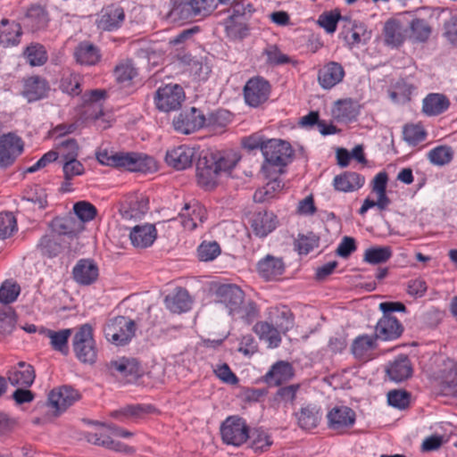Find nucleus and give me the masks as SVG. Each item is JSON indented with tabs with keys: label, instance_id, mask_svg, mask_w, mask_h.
<instances>
[{
	"label": "nucleus",
	"instance_id": "nucleus-1",
	"mask_svg": "<svg viewBox=\"0 0 457 457\" xmlns=\"http://www.w3.org/2000/svg\"><path fill=\"white\" fill-rule=\"evenodd\" d=\"M217 302L222 303L228 311L229 315L251 322L257 315L254 304L249 302L245 303V294L237 285L222 284L215 292Z\"/></svg>",
	"mask_w": 457,
	"mask_h": 457
},
{
	"label": "nucleus",
	"instance_id": "nucleus-2",
	"mask_svg": "<svg viewBox=\"0 0 457 457\" xmlns=\"http://www.w3.org/2000/svg\"><path fill=\"white\" fill-rule=\"evenodd\" d=\"M275 326L267 321H259L253 327V331L260 339L268 343L271 348L278 347L281 342L280 332L285 333L293 325L292 314L289 311L279 312Z\"/></svg>",
	"mask_w": 457,
	"mask_h": 457
},
{
	"label": "nucleus",
	"instance_id": "nucleus-3",
	"mask_svg": "<svg viewBox=\"0 0 457 457\" xmlns=\"http://www.w3.org/2000/svg\"><path fill=\"white\" fill-rule=\"evenodd\" d=\"M72 348L80 362L94 364L96 361L97 349L91 325L86 323L78 328L72 339Z\"/></svg>",
	"mask_w": 457,
	"mask_h": 457
},
{
	"label": "nucleus",
	"instance_id": "nucleus-4",
	"mask_svg": "<svg viewBox=\"0 0 457 457\" xmlns=\"http://www.w3.org/2000/svg\"><path fill=\"white\" fill-rule=\"evenodd\" d=\"M105 338L120 346L129 344L136 333V323L125 316H117L108 320L104 328Z\"/></svg>",
	"mask_w": 457,
	"mask_h": 457
},
{
	"label": "nucleus",
	"instance_id": "nucleus-5",
	"mask_svg": "<svg viewBox=\"0 0 457 457\" xmlns=\"http://www.w3.org/2000/svg\"><path fill=\"white\" fill-rule=\"evenodd\" d=\"M262 153L266 163L270 167L278 168L280 172L282 168L291 162L294 155V150L288 142L275 138L264 142Z\"/></svg>",
	"mask_w": 457,
	"mask_h": 457
},
{
	"label": "nucleus",
	"instance_id": "nucleus-6",
	"mask_svg": "<svg viewBox=\"0 0 457 457\" xmlns=\"http://www.w3.org/2000/svg\"><path fill=\"white\" fill-rule=\"evenodd\" d=\"M271 85L269 80L261 76L249 79L243 88L245 104L253 108L265 104L270 96Z\"/></svg>",
	"mask_w": 457,
	"mask_h": 457
},
{
	"label": "nucleus",
	"instance_id": "nucleus-7",
	"mask_svg": "<svg viewBox=\"0 0 457 457\" xmlns=\"http://www.w3.org/2000/svg\"><path fill=\"white\" fill-rule=\"evenodd\" d=\"M220 435L224 444L234 446H240L250 437L246 422L237 416H230L222 422Z\"/></svg>",
	"mask_w": 457,
	"mask_h": 457
},
{
	"label": "nucleus",
	"instance_id": "nucleus-8",
	"mask_svg": "<svg viewBox=\"0 0 457 457\" xmlns=\"http://www.w3.org/2000/svg\"><path fill=\"white\" fill-rule=\"evenodd\" d=\"M184 100V89L178 84H167L161 87L154 96L156 108L165 112L178 110Z\"/></svg>",
	"mask_w": 457,
	"mask_h": 457
},
{
	"label": "nucleus",
	"instance_id": "nucleus-9",
	"mask_svg": "<svg viewBox=\"0 0 457 457\" xmlns=\"http://www.w3.org/2000/svg\"><path fill=\"white\" fill-rule=\"evenodd\" d=\"M114 167L145 173L155 169V162L152 157L140 154L116 153Z\"/></svg>",
	"mask_w": 457,
	"mask_h": 457
},
{
	"label": "nucleus",
	"instance_id": "nucleus-10",
	"mask_svg": "<svg viewBox=\"0 0 457 457\" xmlns=\"http://www.w3.org/2000/svg\"><path fill=\"white\" fill-rule=\"evenodd\" d=\"M23 141L14 132H8L0 136V167L11 166L17 157L23 152Z\"/></svg>",
	"mask_w": 457,
	"mask_h": 457
},
{
	"label": "nucleus",
	"instance_id": "nucleus-11",
	"mask_svg": "<svg viewBox=\"0 0 457 457\" xmlns=\"http://www.w3.org/2000/svg\"><path fill=\"white\" fill-rule=\"evenodd\" d=\"M108 370L114 376H120L128 382H134L143 376L140 362L135 358L120 357L107 363Z\"/></svg>",
	"mask_w": 457,
	"mask_h": 457
},
{
	"label": "nucleus",
	"instance_id": "nucleus-12",
	"mask_svg": "<svg viewBox=\"0 0 457 457\" xmlns=\"http://www.w3.org/2000/svg\"><path fill=\"white\" fill-rule=\"evenodd\" d=\"M328 428L343 433L353 426L356 415L350 407L341 405L333 407L327 414Z\"/></svg>",
	"mask_w": 457,
	"mask_h": 457
},
{
	"label": "nucleus",
	"instance_id": "nucleus-13",
	"mask_svg": "<svg viewBox=\"0 0 457 457\" xmlns=\"http://www.w3.org/2000/svg\"><path fill=\"white\" fill-rule=\"evenodd\" d=\"M80 395L77 390L70 386H63L53 389L48 395V404L54 409L56 414L66 411Z\"/></svg>",
	"mask_w": 457,
	"mask_h": 457
},
{
	"label": "nucleus",
	"instance_id": "nucleus-14",
	"mask_svg": "<svg viewBox=\"0 0 457 457\" xmlns=\"http://www.w3.org/2000/svg\"><path fill=\"white\" fill-rule=\"evenodd\" d=\"M207 218L206 209L198 202L186 204L179 213L182 227L189 231L203 224Z\"/></svg>",
	"mask_w": 457,
	"mask_h": 457
},
{
	"label": "nucleus",
	"instance_id": "nucleus-15",
	"mask_svg": "<svg viewBox=\"0 0 457 457\" xmlns=\"http://www.w3.org/2000/svg\"><path fill=\"white\" fill-rule=\"evenodd\" d=\"M205 124L204 115L195 107L179 113L173 120L174 129L183 134H190Z\"/></svg>",
	"mask_w": 457,
	"mask_h": 457
},
{
	"label": "nucleus",
	"instance_id": "nucleus-16",
	"mask_svg": "<svg viewBox=\"0 0 457 457\" xmlns=\"http://www.w3.org/2000/svg\"><path fill=\"white\" fill-rule=\"evenodd\" d=\"M344 22L340 35L350 47L365 44L370 38V32L367 30L363 23L347 17H344Z\"/></svg>",
	"mask_w": 457,
	"mask_h": 457
},
{
	"label": "nucleus",
	"instance_id": "nucleus-17",
	"mask_svg": "<svg viewBox=\"0 0 457 457\" xmlns=\"http://www.w3.org/2000/svg\"><path fill=\"white\" fill-rule=\"evenodd\" d=\"M219 172L215 159L207 154L198 159L196 164V177L198 183L206 188L213 187L217 184Z\"/></svg>",
	"mask_w": 457,
	"mask_h": 457
},
{
	"label": "nucleus",
	"instance_id": "nucleus-18",
	"mask_svg": "<svg viewBox=\"0 0 457 457\" xmlns=\"http://www.w3.org/2000/svg\"><path fill=\"white\" fill-rule=\"evenodd\" d=\"M195 158V148L185 145L168 150L165 155L167 164L177 170H183L191 167Z\"/></svg>",
	"mask_w": 457,
	"mask_h": 457
},
{
	"label": "nucleus",
	"instance_id": "nucleus-19",
	"mask_svg": "<svg viewBox=\"0 0 457 457\" xmlns=\"http://www.w3.org/2000/svg\"><path fill=\"white\" fill-rule=\"evenodd\" d=\"M7 378L12 386L28 388L34 383L36 373L32 365L20 361L9 370Z\"/></svg>",
	"mask_w": 457,
	"mask_h": 457
},
{
	"label": "nucleus",
	"instance_id": "nucleus-20",
	"mask_svg": "<svg viewBox=\"0 0 457 457\" xmlns=\"http://www.w3.org/2000/svg\"><path fill=\"white\" fill-rule=\"evenodd\" d=\"M403 332V325L392 315H383L375 327L376 337L384 341L396 339Z\"/></svg>",
	"mask_w": 457,
	"mask_h": 457
},
{
	"label": "nucleus",
	"instance_id": "nucleus-21",
	"mask_svg": "<svg viewBox=\"0 0 457 457\" xmlns=\"http://www.w3.org/2000/svg\"><path fill=\"white\" fill-rule=\"evenodd\" d=\"M407 32V29L400 21L390 19L384 24V42L387 46L398 48L405 42L408 37Z\"/></svg>",
	"mask_w": 457,
	"mask_h": 457
},
{
	"label": "nucleus",
	"instance_id": "nucleus-22",
	"mask_svg": "<svg viewBox=\"0 0 457 457\" xmlns=\"http://www.w3.org/2000/svg\"><path fill=\"white\" fill-rule=\"evenodd\" d=\"M72 276L78 284L89 286L98 278L99 270L93 260L81 259L73 267Z\"/></svg>",
	"mask_w": 457,
	"mask_h": 457
},
{
	"label": "nucleus",
	"instance_id": "nucleus-23",
	"mask_svg": "<svg viewBox=\"0 0 457 457\" xmlns=\"http://www.w3.org/2000/svg\"><path fill=\"white\" fill-rule=\"evenodd\" d=\"M345 77L343 66L337 62L326 63L318 72V82L324 89H330L339 84Z\"/></svg>",
	"mask_w": 457,
	"mask_h": 457
},
{
	"label": "nucleus",
	"instance_id": "nucleus-24",
	"mask_svg": "<svg viewBox=\"0 0 457 457\" xmlns=\"http://www.w3.org/2000/svg\"><path fill=\"white\" fill-rule=\"evenodd\" d=\"M412 366L410 359L403 354L390 361L386 369V373L391 381L395 383L403 382L412 375Z\"/></svg>",
	"mask_w": 457,
	"mask_h": 457
},
{
	"label": "nucleus",
	"instance_id": "nucleus-25",
	"mask_svg": "<svg viewBox=\"0 0 457 457\" xmlns=\"http://www.w3.org/2000/svg\"><path fill=\"white\" fill-rule=\"evenodd\" d=\"M297 425L303 430H311L319 426L322 419V411L320 406L308 403L300 408L295 413Z\"/></svg>",
	"mask_w": 457,
	"mask_h": 457
},
{
	"label": "nucleus",
	"instance_id": "nucleus-26",
	"mask_svg": "<svg viewBox=\"0 0 457 457\" xmlns=\"http://www.w3.org/2000/svg\"><path fill=\"white\" fill-rule=\"evenodd\" d=\"M257 270L264 279L273 280L284 273L285 263L282 258L267 254L258 262Z\"/></svg>",
	"mask_w": 457,
	"mask_h": 457
},
{
	"label": "nucleus",
	"instance_id": "nucleus-27",
	"mask_svg": "<svg viewBox=\"0 0 457 457\" xmlns=\"http://www.w3.org/2000/svg\"><path fill=\"white\" fill-rule=\"evenodd\" d=\"M148 211V199L132 195L121 206L120 213L125 220L141 219Z\"/></svg>",
	"mask_w": 457,
	"mask_h": 457
},
{
	"label": "nucleus",
	"instance_id": "nucleus-28",
	"mask_svg": "<svg viewBox=\"0 0 457 457\" xmlns=\"http://www.w3.org/2000/svg\"><path fill=\"white\" fill-rule=\"evenodd\" d=\"M278 224L277 216L270 212H258L252 220L253 233L259 237H265L272 232Z\"/></svg>",
	"mask_w": 457,
	"mask_h": 457
},
{
	"label": "nucleus",
	"instance_id": "nucleus-29",
	"mask_svg": "<svg viewBox=\"0 0 457 457\" xmlns=\"http://www.w3.org/2000/svg\"><path fill=\"white\" fill-rule=\"evenodd\" d=\"M294 377V369L287 361H279L271 366L264 376V381L270 386H279Z\"/></svg>",
	"mask_w": 457,
	"mask_h": 457
},
{
	"label": "nucleus",
	"instance_id": "nucleus-30",
	"mask_svg": "<svg viewBox=\"0 0 457 457\" xmlns=\"http://www.w3.org/2000/svg\"><path fill=\"white\" fill-rule=\"evenodd\" d=\"M156 228L152 224L135 226L129 234V238L134 246L146 248L153 245L156 239Z\"/></svg>",
	"mask_w": 457,
	"mask_h": 457
},
{
	"label": "nucleus",
	"instance_id": "nucleus-31",
	"mask_svg": "<svg viewBox=\"0 0 457 457\" xmlns=\"http://www.w3.org/2000/svg\"><path fill=\"white\" fill-rule=\"evenodd\" d=\"M48 90L46 80L38 76L24 79L22 95L29 102L37 101L46 96Z\"/></svg>",
	"mask_w": 457,
	"mask_h": 457
},
{
	"label": "nucleus",
	"instance_id": "nucleus-32",
	"mask_svg": "<svg viewBox=\"0 0 457 457\" xmlns=\"http://www.w3.org/2000/svg\"><path fill=\"white\" fill-rule=\"evenodd\" d=\"M365 183L363 176L356 172L345 171L334 178L333 185L340 192H353L360 189Z\"/></svg>",
	"mask_w": 457,
	"mask_h": 457
},
{
	"label": "nucleus",
	"instance_id": "nucleus-33",
	"mask_svg": "<svg viewBox=\"0 0 457 457\" xmlns=\"http://www.w3.org/2000/svg\"><path fill=\"white\" fill-rule=\"evenodd\" d=\"M360 110L352 99L338 100L332 109V115L338 122H349L357 118Z\"/></svg>",
	"mask_w": 457,
	"mask_h": 457
},
{
	"label": "nucleus",
	"instance_id": "nucleus-34",
	"mask_svg": "<svg viewBox=\"0 0 457 457\" xmlns=\"http://www.w3.org/2000/svg\"><path fill=\"white\" fill-rule=\"evenodd\" d=\"M125 18L124 11L117 5H110L103 9L98 27L104 30H112L119 28Z\"/></svg>",
	"mask_w": 457,
	"mask_h": 457
},
{
	"label": "nucleus",
	"instance_id": "nucleus-35",
	"mask_svg": "<svg viewBox=\"0 0 457 457\" xmlns=\"http://www.w3.org/2000/svg\"><path fill=\"white\" fill-rule=\"evenodd\" d=\"M166 307L172 312L180 313L191 308V298L187 289L179 287L173 294L165 297Z\"/></svg>",
	"mask_w": 457,
	"mask_h": 457
},
{
	"label": "nucleus",
	"instance_id": "nucleus-36",
	"mask_svg": "<svg viewBox=\"0 0 457 457\" xmlns=\"http://www.w3.org/2000/svg\"><path fill=\"white\" fill-rule=\"evenodd\" d=\"M48 22V16L44 8L39 5L31 6L22 20L23 26L34 32L44 29Z\"/></svg>",
	"mask_w": 457,
	"mask_h": 457
},
{
	"label": "nucleus",
	"instance_id": "nucleus-37",
	"mask_svg": "<svg viewBox=\"0 0 457 457\" xmlns=\"http://www.w3.org/2000/svg\"><path fill=\"white\" fill-rule=\"evenodd\" d=\"M41 333L50 340L51 347L63 355L69 353L68 340L71 336V328H63L58 331L43 328Z\"/></svg>",
	"mask_w": 457,
	"mask_h": 457
},
{
	"label": "nucleus",
	"instance_id": "nucleus-38",
	"mask_svg": "<svg viewBox=\"0 0 457 457\" xmlns=\"http://www.w3.org/2000/svg\"><path fill=\"white\" fill-rule=\"evenodd\" d=\"M450 106L449 99L442 94H429L424 100L422 111L428 116H436L445 112Z\"/></svg>",
	"mask_w": 457,
	"mask_h": 457
},
{
	"label": "nucleus",
	"instance_id": "nucleus-39",
	"mask_svg": "<svg viewBox=\"0 0 457 457\" xmlns=\"http://www.w3.org/2000/svg\"><path fill=\"white\" fill-rule=\"evenodd\" d=\"M21 36V27L19 23H10L8 20L4 19L0 27V45L4 47L15 46L20 43Z\"/></svg>",
	"mask_w": 457,
	"mask_h": 457
},
{
	"label": "nucleus",
	"instance_id": "nucleus-40",
	"mask_svg": "<svg viewBox=\"0 0 457 457\" xmlns=\"http://www.w3.org/2000/svg\"><path fill=\"white\" fill-rule=\"evenodd\" d=\"M85 437L90 444L103 446L115 452L128 453L131 450L130 447L123 443L112 440L108 435L103 433H87Z\"/></svg>",
	"mask_w": 457,
	"mask_h": 457
},
{
	"label": "nucleus",
	"instance_id": "nucleus-41",
	"mask_svg": "<svg viewBox=\"0 0 457 457\" xmlns=\"http://www.w3.org/2000/svg\"><path fill=\"white\" fill-rule=\"evenodd\" d=\"M74 54L77 62L83 65H95L100 60L98 49L88 42L80 43Z\"/></svg>",
	"mask_w": 457,
	"mask_h": 457
},
{
	"label": "nucleus",
	"instance_id": "nucleus-42",
	"mask_svg": "<svg viewBox=\"0 0 457 457\" xmlns=\"http://www.w3.org/2000/svg\"><path fill=\"white\" fill-rule=\"evenodd\" d=\"M378 337L375 336L361 335L357 337L351 347V351L355 358L364 359L370 352L376 347V341Z\"/></svg>",
	"mask_w": 457,
	"mask_h": 457
},
{
	"label": "nucleus",
	"instance_id": "nucleus-43",
	"mask_svg": "<svg viewBox=\"0 0 457 457\" xmlns=\"http://www.w3.org/2000/svg\"><path fill=\"white\" fill-rule=\"evenodd\" d=\"M410 38L417 43H425L428 40L432 28L428 22L424 19H413L410 22Z\"/></svg>",
	"mask_w": 457,
	"mask_h": 457
},
{
	"label": "nucleus",
	"instance_id": "nucleus-44",
	"mask_svg": "<svg viewBox=\"0 0 457 457\" xmlns=\"http://www.w3.org/2000/svg\"><path fill=\"white\" fill-rule=\"evenodd\" d=\"M37 247L43 255L50 258L55 257L62 251L60 236H43L37 244Z\"/></svg>",
	"mask_w": 457,
	"mask_h": 457
},
{
	"label": "nucleus",
	"instance_id": "nucleus-45",
	"mask_svg": "<svg viewBox=\"0 0 457 457\" xmlns=\"http://www.w3.org/2000/svg\"><path fill=\"white\" fill-rule=\"evenodd\" d=\"M392 256V249L389 246H374L366 249L363 256L364 262L370 264H380L386 262Z\"/></svg>",
	"mask_w": 457,
	"mask_h": 457
},
{
	"label": "nucleus",
	"instance_id": "nucleus-46",
	"mask_svg": "<svg viewBox=\"0 0 457 457\" xmlns=\"http://www.w3.org/2000/svg\"><path fill=\"white\" fill-rule=\"evenodd\" d=\"M453 151L449 145H438L428 153V161L436 166H444L452 162Z\"/></svg>",
	"mask_w": 457,
	"mask_h": 457
},
{
	"label": "nucleus",
	"instance_id": "nucleus-47",
	"mask_svg": "<svg viewBox=\"0 0 457 457\" xmlns=\"http://www.w3.org/2000/svg\"><path fill=\"white\" fill-rule=\"evenodd\" d=\"M283 187L281 180L278 179H271L263 187L255 191L253 199L257 203L269 201L274 198L282 190Z\"/></svg>",
	"mask_w": 457,
	"mask_h": 457
},
{
	"label": "nucleus",
	"instance_id": "nucleus-48",
	"mask_svg": "<svg viewBox=\"0 0 457 457\" xmlns=\"http://www.w3.org/2000/svg\"><path fill=\"white\" fill-rule=\"evenodd\" d=\"M197 14L190 0L176 1L170 11V17L173 20H188Z\"/></svg>",
	"mask_w": 457,
	"mask_h": 457
},
{
	"label": "nucleus",
	"instance_id": "nucleus-49",
	"mask_svg": "<svg viewBox=\"0 0 457 457\" xmlns=\"http://www.w3.org/2000/svg\"><path fill=\"white\" fill-rule=\"evenodd\" d=\"M300 389L299 384L289 385L281 386L274 395L273 400L278 404L284 406L293 405L296 398V394Z\"/></svg>",
	"mask_w": 457,
	"mask_h": 457
},
{
	"label": "nucleus",
	"instance_id": "nucleus-50",
	"mask_svg": "<svg viewBox=\"0 0 457 457\" xmlns=\"http://www.w3.org/2000/svg\"><path fill=\"white\" fill-rule=\"evenodd\" d=\"M27 62L31 66H41L47 61V54L45 47L39 44H32L24 52Z\"/></svg>",
	"mask_w": 457,
	"mask_h": 457
},
{
	"label": "nucleus",
	"instance_id": "nucleus-51",
	"mask_svg": "<svg viewBox=\"0 0 457 457\" xmlns=\"http://www.w3.org/2000/svg\"><path fill=\"white\" fill-rule=\"evenodd\" d=\"M54 226L60 237L61 235L75 236L82 229L81 223L78 222L73 217L56 219Z\"/></svg>",
	"mask_w": 457,
	"mask_h": 457
},
{
	"label": "nucleus",
	"instance_id": "nucleus-52",
	"mask_svg": "<svg viewBox=\"0 0 457 457\" xmlns=\"http://www.w3.org/2000/svg\"><path fill=\"white\" fill-rule=\"evenodd\" d=\"M221 253L220 245L216 241H204L197 247V256L202 262H212Z\"/></svg>",
	"mask_w": 457,
	"mask_h": 457
},
{
	"label": "nucleus",
	"instance_id": "nucleus-53",
	"mask_svg": "<svg viewBox=\"0 0 457 457\" xmlns=\"http://www.w3.org/2000/svg\"><path fill=\"white\" fill-rule=\"evenodd\" d=\"M266 63L270 66H278L289 63L290 57L283 54L276 45H269L264 50Z\"/></svg>",
	"mask_w": 457,
	"mask_h": 457
},
{
	"label": "nucleus",
	"instance_id": "nucleus-54",
	"mask_svg": "<svg viewBox=\"0 0 457 457\" xmlns=\"http://www.w3.org/2000/svg\"><path fill=\"white\" fill-rule=\"evenodd\" d=\"M79 145L76 139L67 138L60 141L56 145V151L63 161L77 158L79 155Z\"/></svg>",
	"mask_w": 457,
	"mask_h": 457
},
{
	"label": "nucleus",
	"instance_id": "nucleus-55",
	"mask_svg": "<svg viewBox=\"0 0 457 457\" xmlns=\"http://www.w3.org/2000/svg\"><path fill=\"white\" fill-rule=\"evenodd\" d=\"M73 211L81 222H88L94 220L97 213L96 208L87 201H79L74 204Z\"/></svg>",
	"mask_w": 457,
	"mask_h": 457
},
{
	"label": "nucleus",
	"instance_id": "nucleus-56",
	"mask_svg": "<svg viewBox=\"0 0 457 457\" xmlns=\"http://www.w3.org/2000/svg\"><path fill=\"white\" fill-rule=\"evenodd\" d=\"M16 314L12 308L0 311V336L10 335L16 325Z\"/></svg>",
	"mask_w": 457,
	"mask_h": 457
},
{
	"label": "nucleus",
	"instance_id": "nucleus-57",
	"mask_svg": "<svg viewBox=\"0 0 457 457\" xmlns=\"http://www.w3.org/2000/svg\"><path fill=\"white\" fill-rule=\"evenodd\" d=\"M21 293V287L17 283L5 280L0 287V303L9 304L16 301Z\"/></svg>",
	"mask_w": 457,
	"mask_h": 457
},
{
	"label": "nucleus",
	"instance_id": "nucleus-58",
	"mask_svg": "<svg viewBox=\"0 0 457 457\" xmlns=\"http://www.w3.org/2000/svg\"><path fill=\"white\" fill-rule=\"evenodd\" d=\"M60 87L64 93L79 96L81 93L79 76L74 73L63 75L61 79Z\"/></svg>",
	"mask_w": 457,
	"mask_h": 457
},
{
	"label": "nucleus",
	"instance_id": "nucleus-59",
	"mask_svg": "<svg viewBox=\"0 0 457 457\" xmlns=\"http://www.w3.org/2000/svg\"><path fill=\"white\" fill-rule=\"evenodd\" d=\"M403 134V139L411 145H416L426 137V132L420 125H405Z\"/></svg>",
	"mask_w": 457,
	"mask_h": 457
},
{
	"label": "nucleus",
	"instance_id": "nucleus-60",
	"mask_svg": "<svg viewBox=\"0 0 457 457\" xmlns=\"http://www.w3.org/2000/svg\"><path fill=\"white\" fill-rule=\"evenodd\" d=\"M17 228L16 219L12 212L0 213V238L5 239Z\"/></svg>",
	"mask_w": 457,
	"mask_h": 457
},
{
	"label": "nucleus",
	"instance_id": "nucleus-61",
	"mask_svg": "<svg viewBox=\"0 0 457 457\" xmlns=\"http://www.w3.org/2000/svg\"><path fill=\"white\" fill-rule=\"evenodd\" d=\"M270 436L262 430H255L252 435L251 447L254 452H265L272 445Z\"/></svg>",
	"mask_w": 457,
	"mask_h": 457
},
{
	"label": "nucleus",
	"instance_id": "nucleus-62",
	"mask_svg": "<svg viewBox=\"0 0 457 457\" xmlns=\"http://www.w3.org/2000/svg\"><path fill=\"white\" fill-rule=\"evenodd\" d=\"M114 75L119 82L125 83L132 80L137 75V72L133 64L127 62L116 66Z\"/></svg>",
	"mask_w": 457,
	"mask_h": 457
},
{
	"label": "nucleus",
	"instance_id": "nucleus-63",
	"mask_svg": "<svg viewBox=\"0 0 457 457\" xmlns=\"http://www.w3.org/2000/svg\"><path fill=\"white\" fill-rule=\"evenodd\" d=\"M387 402L389 405L403 410L409 406L410 394L403 390H393L387 394Z\"/></svg>",
	"mask_w": 457,
	"mask_h": 457
},
{
	"label": "nucleus",
	"instance_id": "nucleus-64",
	"mask_svg": "<svg viewBox=\"0 0 457 457\" xmlns=\"http://www.w3.org/2000/svg\"><path fill=\"white\" fill-rule=\"evenodd\" d=\"M443 388L446 395L457 397V367L453 364L449 374L444 378Z\"/></svg>",
	"mask_w": 457,
	"mask_h": 457
}]
</instances>
